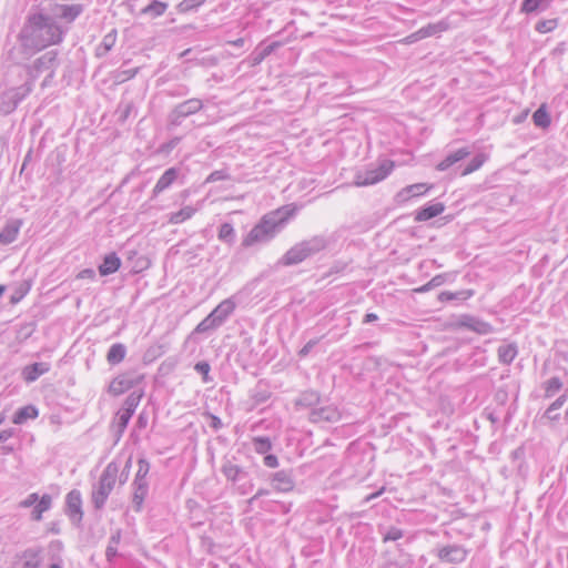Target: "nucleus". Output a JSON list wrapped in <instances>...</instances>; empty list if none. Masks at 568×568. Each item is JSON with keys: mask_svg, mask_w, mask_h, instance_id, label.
<instances>
[{"mask_svg": "<svg viewBox=\"0 0 568 568\" xmlns=\"http://www.w3.org/2000/svg\"><path fill=\"white\" fill-rule=\"evenodd\" d=\"M62 38L63 32L60 27L42 13L29 16L18 36L24 58H29L50 44L61 42Z\"/></svg>", "mask_w": 568, "mask_h": 568, "instance_id": "obj_1", "label": "nucleus"}, {"mask_svg": "<svg viewBox=\"0 0 568 568\" xmlns=\"http://www.w3.org/2000/svg\"><path fill=\"white\" fill-rule=\"evenodd\" d=\"M296 212L293 205H284L268 214H265L261 221L247 233L242 245L250 247L256 243H265L272 240L285 225V223Z\"/></svg>", "mask_w": 568, "mask_h": 568, "instance_id": "obj_2", "label": "nucleus"}, {"mask_svg": "<svg viewBox=\"0 0 568 568\" xmlns=\"http://www.w3.org/2000/svg\"><path fill=\"white\" fill-rule=\"evenodd\" d=\"M328 240L324 235H315L292 246L278 261L283 266H292L302 263L306 258L325 250Z\"/></svg>", "mask_w": 568, "mask_h": 568, "instance_id": "obj_3", "label": "nucleus"}, {"mask_svg": "<svg viewBox=\"0 0 568 568\" xmlns=\"http://www.w3.org/2000/svg\"><path fill=\"white\" fill-rule=\"evenodd\" d=\"M119 470L120 465L116 462L109 463L103 469L98 484L93 486L91 499L97 510H101L105 506L118 480Z\"/></svg>", "mask_w": 568, "mask_h": 568, "instance_id": "obj_4", "label": "nucleus"}, {"mask_svg": "<svg viewBox=\"0 0 568 568\" xmlns=\"http://www.w3.org/2000/svg\"><path fill=\"white\" fill-rule=\"evenodd\" d=\"M58 54V50H50L37 58L31 64L24 65L28 77L26 81H31L32 88L39 75L45 71L48 78H54L55 69L59 67Z\"/></svg>", "mask_w": 568, "mask_h": 568, "instance_id": "obj_5", "label": "nucleus"}, {"mask_svg": "<svg viewBox=\"0 0 568 568\" xmlns=\"http://www.w3.org/2000/svg\"><path fill=\"white\" fill-rule=\"evenodd\" d=\"M32 90L31 81H24L23 84L2 92L0 94V113L2 115L11 114Z\"/></svg>", "mask_w": 568, "mask_h": 568, "instance_id": "obj_6", "label": "nucleus"}, {"mask_svg": "<svg viewBox=\"0 0 568 568\" xmlns=\"http://www.w3.org/2000/svg\"><path fill=\"white\" fill-rule=\"evenodd\" d=\"M203 106V101L197 98H192L179 103L168 115L169 126H180L185 118L196 114Z\"/></svg>", "mask_w": 568, "mask_h": 568, "instance_id": "obj_7", "label": "nucleus"}, {"mask_svg": "<svg viewBox=\"0 0 568 568\" xmlns=\"http://www.w3.org/2000/svg\"><path fill=\"white\" fill-rule=\"evenodd\" d=\"M394 163L389 160L383 161L378 168L355 174V186L373 185L384 180L393 170Z\"/></svg>", "mask_w": 568, "mask_h": 568, "instance_id": "obj_8", "label": "nucleus"}, {"mask_svg": "<svg viewBox=\"0 0 568 568\" xmlns=\"http://www.w3.org/2000/svg\"><path fill=\"white\" fill-rule=\"evenodd\" d=\"M65 514L69 516L71 523L79 527L82 518V497L78 489H72L65 496Z\"/></svg>", "mask_w": 568, "mask_h": 568, "instance_id": "obj_9", "label": "nucleus"}, {"mask_svg": "<svg viewBox=\"0 0 568 568\" xmlns=\"http://www.w3.org/2000/svg\"><path fill=\"white\" fill-rule=\"evenodd\" d=\"M470 153L471 152L468 148H460L450 152L437 164L436 169L438 171H447L452 169L455 175H459V171L463 169V164L460 162L469 156Z\"/></svg>", "mask_w": 568, "mask_h": 568, "instance_id": "obj_10", "label": "nucleus"}, {"mask_svg": "<svg viewBox=\"0 0 568 568\" xmlns=\"http://www.w3.org/2000/svg\"><path fill=\"white\" fill-rule=\"evenodd\" d=\"M42 562V549L39 547L28 548L17 555L12 568H39Z\"/></svg>", "mask_w": 568, "mask_h": 568, "instance_id": "obj_11", "label": "nucleus"}, {"mask_svg": "<svg viewBox=\"0 0 568 568\" xmlns=\"http://www.w3.org/2000/svg\"><path fill=\"white\" fill-rule=\"evenodd\" d=\"M437 557L447 564H460L467 557V550L459 545H447L438 549Z\"/></svg>", "mask_w": 568, "mask_h": 568, "instance_id": "obj_12", "label": "nucleus"}, {"mask_svg": "<svg viewBox=\"0 0 568 568\" xmlns=\"http://www.w3.org/2000/svg\"><path fill=\"white\" fill-rule=\"evenodd\" d=\"M308 419L312 423H336L341 419V413L333 405H327L320 408H313L310 412Z\"/></svg>", "mask_w": 568, "mask_h": 568, "instance_id": "obj_13", "label": "nucleus"}, {"mask_svg": "<svg viewBox=\"0 0 568 568\" xmlns=\"http://www.w3.org/2000/svg\"><path fill=\"white\" fill-rule=\"evenodd\" d=\"M272 487L281 493H288L294 489L295 481L292 470H278L271 476Z\"/></svg>", "mask_w": 568, "mask_h": 568, "instance_id": "obj_14", "label": "nucleus"}, {"mask_svg": "<svg viewBox=\"0 0 568 568\" xmlns=\"http://www.w3.org/2000/svg\"><path fill=\"white\" fill-rule=\"evenodd\" d=\"M141 378L142 377L134 378L128 374L119 375L111 381L108 392L113 396H119L134 387Z\"/></svg>", "mask_w": 568, "mask_h": 568, "instance_id": "obj_15", "label": "nucleus"}, {"mask_svg": "<svg viewBox=\"0 0 568 568\" xmlns=\"http://www.w3.org/2000/svg\"><path fill=\"white\" fill-rule=\"evenodd\" d=\"M459 326L478 333L480 335H487L493 333L494 331L493 326L489 323L471 315L462 316L459 321Z\"/></svg>", "mask_w": 568, "mask_h": 568, "instance_id": "obj_16", "label": "nucleus"}, {"mask_svg": "<svg viewBox=\"0 0 568 568\" xmlns=\"http://www.w3.org/2000/svg\"><path fill=\"white\" fill-rule=\"evenodd\" d=\"M51 366L45 362H37L22 368L21 376L26 383L36 382L41 375L48 373Z\"/></svg>", "mask_w": 568, "mask_h": 568, "instance_id": "obj_17", "label": "nucleus"}, {"mask_svg": "<svg viewBox=\"0 0 568 568\" xmlns=\"http://www.w3.org/2000/svg\"><path fill=\"white\" fill-rule=\"evenodd\" d=\"M180 169L170 168L168 169L158 180L155 186L152 190V199H155L160 193L168 190L178 179Z\"/></svg>", "mask_w": 568, "mask_h": 568, "instance_id": "obj_18", "label": "nucleus"}, {"mask_svg": "<svg viewBox=\"0 0 568 568\" xmlns=\"http://www.w3.org/2000/svg\"><path fill=\"white\" fill-rule=\"evenodd\" d=\"M132 506L133 509L139 513L142 510L143 503L149 493L148 480H133L132 483Z\"/></svg>", "mask_w": 568, "mask_h": 568, "instance_id": "obj_19", "label": "nucleus"}, {"mask_svg": "<svg viewBox=\"0 0 568 568\" xmlns=\"http://www.w3.org/2000/svg\"><path fill=\"white\" fill-rule=\"evenodd\" d=\"M221 471L226 479L233 484L240 483L247 477V471L243 467L233 464L230 460L222 465Z\"/></svg>", "mask_w": 568, "mask_h": 568, "instance_id": "obj_20", "label": "nucleus"}, {"mask_svg": "<svg viewBox=\"0 0 568 568\" xmlns=\"http://www.w3.org/2000/svg\"><path fill=\"white\" fill-rule=\"evenodd\" d=\"M21 225H22L21 220L14 219V220L8 221L7 224L4 225V227L0 232V243L7 245V244H11L12 242H14L19 234Z\"/></svg>", "mask_w": 568, "mask_h": 568, "instance_id": "obj_21", "label": "nucleus"}, {"mask_svg": "<svg viewBox=\"0 0 568 568\" xmlns=\"http://www.w3.org/2000/svg\"><path fill=\"white\" fill-rule=\"evenodd\" d=\"M445 211V205L440 202L429 203L420 207L415 214L416 222H425L438 216Z\"/></svg>", "mask_w": 568, "mask_h": 568, "instance_id": "obj_22", "label": "nucleus"}, {"mask_svg": "<svg viewBox=\"0 0 568 568\" xmlns=\"http://www.w3.org/2000/svg\"><path fill=\"white\" fill-rule=\"evenodd\" d=\"M121 266V260L116 253L111 252L106 254L103 262L99 266V273L101 276H106L115 273Z\"/></svg>", "mask_w": 568, "mask_h": 568, "instance_id": "obj_23", "label": "nucleus"}, {"mask_svg": "<svg viewBox=\"0 0 568 568\" xmlns=\"http://www.w3.org/2000/svg\"><path fill=\"white\" fill-rule=\"evenodd\" d=\"M236 307L235 302L232 297L222 301L211 313L221 323V325L227 320V317L234 312Z\"/></svg>", "mask_w": 568, "mask_h": 568, "instance_id": "obj_24", "label": "nucleus"}, {"mask_svg": "<svg viewBox=\"0 0 568 568\" xmlns=\"http://www.w3.org/2000/svg\"><path fill=\"white\" fill-rule=\"evenodd\" d=\"M321 402V395L315 390H305L295 399L296 408H315Z\"/></svg>", "mask_w": 568, "mask_h": 568, "instance_id": "obj_25", "label": "nucleus"}, {"mask_svg": "<svg viewBox=\"0 0 568 568\" xmlns=\"http://www.w3.org/2000/svg\"><path fill=\"white\" fill-rule=\"evenodd\" d=\"M82 4H61L58 7V16L67 22L74 21L83 11Z\"/></svg>", "mask_w": 568, "mask_h": 568, "instance_id": "obj_26", "label": "nucleus"}, {"mask_svg": "<svg viewBox=\"0 0 568 568\" xmlns=\"http://www.w3.org/2000/svg\"><path fill=\"white\" fill-rule=\"evenodd\" d=\"M39 415V410L36 406L33 405H27V406H23L21 408H19L14 415H13V419L12 422L16 424V425H22L24 424L28 419H34L37 418Z\"/></svg>", "mask_w": 568, "mask_h": 568, "instance_id": "obj_27", "label": "nucleus"}, {"mask_svg": "<svg viewBox=\"0 0 568 568\" xmlns=\"http://www.w3.org/2000/svg\"><path fill=\"white\" fill-rule=\"evenodd\" d=\"M428 186L425 183H416L408 185L397 193V197L400 201H407L414 196H419L428 191Z\"/></svg>", "mask_w": 568, "mask_h": 568, "instance_id": "obj_28", "label": "nucleus"}, {"mask_svg": "<svg viewBox=\"0 0 568 568\" xmlns=\"http://www.w3.org/2000/svg\"><path fill=\"white\" fill-rule=\"evenodd\" d=\"M168 8L169 4L166 2L153 0L146 7L141 9L140 14L149 16L152 19H155L163 16Z\"/></svg>", "mask_w": 568, "mask_h": 568, "instance_id": "obj_29", "label": "nucleus"}, {"mask_svg": "<svg viewBox=\"0 0 568 568\" xmlns=\"http://www.w3.org/2000/svg\"><path fill=\"white\" fill-rule=\"evenodd\" d=\"M552 0H524L520 7V12L530 14L545 11L548 9Z\"/></svg>", "mask_w": 568, "mask_h": 568, "instance_id": "obj_30", "label": "nucleus"}, {"mask_svg": "<svg viewBox=\"0 0 568 568\" xmlns=\"http://www.w3.org/2000/svg\"><path fill=\"white\" fill-rule=\"evenodd\" d=\"M282 43L280 41H274L267 45H265L260 51H254L251 55V65L255 67L260 64L264 59H266L270 54H272L277 48H280Z\"/></svg>", "mask_w": 568, "mask_h": 568, "instance_id": "obj_31", "label": "nucleus"}, {"mask_svg": "<svg viewBox=\"0 0 568 568\" xmlns=\"http://www.w3.org/2000/svg\"><path fill=\"white\" fill-rule=\"evenodd\" d=\"M126 355V347L122 343L113 344L106 354V361L110 365H116L121 363Z\"/></svg>", "mask_w": 568, "mask_h": 568, "instance_id": "obj_32", "label": "nucleus"}, {"mask_svg": "<svg viewBox=\"0 0 568 568\" xmlns=\"http://www.w3.org/2000/svg\"><path fill=\"white\" fill-rule=\"evenodd\" d=\"M52 498L50 495L44 494L38 504L34 506L31 511V518L36 521H40L42 519V514L51 508Z\"/></svg>", "mask_w": 568, "mask_h": 568, "instance_id": "obj_33", "label": "nucleus"}, {"mask_svg": "<svg viewBox=\"0 0 568 568\" xmlns=\"http://www.w3.org/2000/svg\"><path fill=\"white\" fill-rule=\"evenodd\" d=\"M497 353L499 362L509 365L517 355V346L515 344H504L498 347Z\"/></svg>", "mask_w": 568, "mask_h": 568, "instance_id": "obj_34", "label": "nucleus"}, {"mask_svg": "<svg viewBox=\"0 0 568 568\" xmlns=\"http://www.w3.org/2000/svg\"><path fill=\"white\" fill-rule=\"evenodd\" d=\"M473 295H474L473 290H462L458 292L444 291V292L439 293L438 300L440 302L466 301L469 297H471Z\"/></svg>", "mask_w": 568, "mask_h": 568, "instance_id": "obj_35", "label": "nucleus"}, {"mask_svg": "<svg viewBox=\"0 0 568 568\" xmlns=\"http://www.w3.org/2000/svg\"><path fill=\"white\" fill-rule=\"evenodd\" d=\"M532 121L534 124L541 129H547L550 123L551 119L547 111L546 104H541L532 114Z\"/></svg>", "mask_w": 568, "mask_h": 568, "instance_id": "obj_36", "label": "nucleus"}, {"mask_svg": "<svg viewBox=\"0 0 568 568\" xmlns=\"http://www.w3.org/2000/svg\"><path fill=\"white\" fill-rule=\"evenodd\" d=\"M195 212H196V209H194L193 206L186 205V206L182 207L180 211L171 213L169 215L168 221L171 224H181L184 221L191 219L195 214Z\"/></svg>", "mask_w": 568, "mask_h": 568, "instance_id": "obj_37", "label": "nucleus"}, {"mask_svg": "<svg viewBox=\"0 0 568 568\" xmlns=\"http://www.w3.org/2000/svg\"><path fill=\"white\" fill-rule=\"evenodd\" d=\"M486 160L487 156L484 153H478L465 166L463 165V169L459 171V175L465 176L479 170Z\"/></svg>", "mask_w": 568, "mask_h": 568, "instance_id": "obj_38", "label": "nucleus"}, {"mask_svg": "<svg viewBox=\"0 0 568 568\" xmlns=\"http://www.w3.org/2000/svg\"><path fill=\"white\" fill-rule=\"evenodd\" d=\"M221 326V323L215 318V316L210 313L204 320H202L196 327L194 328L193 333L196 334H203L209 331H214Z\"/></svg>", "mask_w": 568, "mask_h": 568, "instance_id": "obj_39", "label": "nucleus"}, {"mask_svg": "<svg viewBox=\"0 0 568 568\" xmlns=\"http://www.w3.org/2000/svg\"><path fill=\"white\" fill-rule=\"evenodd\" d=\"M217 237L220 241L232 245L235 242V231L231 223H223L220 226Z\"/></svg>", "mask_w": 568, "mask_h": 568, "instance_id": "obj_40", "label": "nucleus"}, {"mask_svg": "<svg viewBox=\"0 0 568 568\" xmlns=\"http://www.w3.org/2000/svg\"><path fill=\"white\" fill-rule=\"evenodd\" d=\"M562 388V382L559 377L554 376L544 383L545 397H554Z\"/></svg>", "mask_w": 568, "mask_h": 568, "instance_id": "obj_41", "label": "nucleus"}, {"mask_svg": "<svg viewBox=\"0 0 568 568\" xmlns=\"http://www.w3.org/2000/svg\"><path fill=\"white\" fill-rule=\"evenodd\" d=\"M134 108L135 106L132 101H121L115 111V114L118 115V121L120 123H124L131 115Z\"/></svg>", "mask_w": 568, "mask_h": 568, "instance_id": "obj_42", "label": "nucleus"}, {"mask_svg": "<svg viewBox=\"0 0 568 568\" xmlns=\"http://www.w3.org/2000/svg\"><path fill=\"white\" fill-rule=\"evenodd\" d=\"M143 396V392L142 390H134L124 400L123 403V407L121 409L125 410V412H129L131 414H134L135 412V408L138 407V405L140 404V400Z\"/></svg>", "mask_w": 568, "mask_h": 568, "instance_id": "obj_43", "label": "nucleus"}, {"mask_svg": "<svg viewBox=\"0 0 568 568\" xmlns=\"http://www.w3.org/2000/svg\"><path fill=\"white\" fill-rule=\"evenodd\" d=\"M115 43V31L109 32L104 36L102 42L97 48V55L102 57L106 54Z\"/></svg>", "mask_w": 568, "mask_h": 568, "instance_id": "obj_44", "label": "nucleus"}, {"mask_svg": "<svg viewBox=\"0 0 568 568\" xmlns=\"http://www.w3.org/2000/svg\"><path fill=\"white\" fill-rule=\"evenodd\" d=\"M120 540H121V532L119 530L110 537L109 545L105 550V557L109 561H112V559L118 555L116 547H118Z\"/></svg>", "mask_w": 568, "mask_h": 568, "instance_id": "obj_45", "label": "nucleus"}, {"mask_svg": "<svg viewBox=\"0 0 568 568\" xmlns=\"http://www.w3.org/2000/svg\"><path fill=\"white\" fill-rule=\"evenodd\" d=\"M446 281V274H437L429 282L424 284L423 286L415 288L417 293H426L435 287L443 285Z\"/></svg>", "mask_w": 568, "mask_h": 568, "instance_id": "obj_46", "label": "nucleus"}, {"mask_svg": "<svg viewBox=\"0 0 568 568\" xmlns=\"http://www.w3.org/2000/svg\"><path fill=\"white\" fill-rule=\"evenodd\" d=\"M132 415L133 414H131L129 412H125L123 409H120L116 413L115 425L118 427L119 435H122V433L125 430V428H126V426H128Z\"/></svg>", "mask_w": 568, "mask_h": 568, "instance_id": "obj_47", "label": "nucleus"}, {"mask_svg": "<svg viewBox=\"0 0 568 568\" xmlns=\"http://www.w3.org/2000/svg\"><path fill=\"white\" fill-rule=\"evenodd\" d=\"M253 446L256 453L266 454L272 449V443L268 437L260 436L253 439Z\"/></svg>", "mask_w": 568, "mask_h": 568, "instance_id": "obj_48", "label": "nucleus"}, {"mask_svg": "<svg viewBox=\"0 0 568 568\" xmlns=\"http://www.w3.org/2000/svg\"><path fill=\"white\" fill-rule=\"evenodd\" d=\"M270 397H271V393H270L265 387H262L261 385H257V386L252 390V398H253V400L255 402V404H263V403H265Z\"/></svg>", "mask_w": 568, "mask_h": 568, "instance_id": "obj_49", "label": "nucleus"}, {"mask_svg": "<svg viewBox=\"0 0 568 568\" xmlns=\"http://www.w3.org/2000/svg\"><path fill=\"white\" fill-rule=\"evenodd\" d=\"M138 471L135 474L134 480H146V476L150 471V463L144 459L140 458L138 462Z\"/></svg>", "mask_w": 568, "mask_h": 568, "instance_id": "obj_50", "label": "nucleus"}, {"mask_svg": "<svg viewBox=\"0 0 568 568\" xmlns=\"http://www.w3.org/2000/svg\"><path fill=\"white\" fill-rule=\"evenodd\" d=\"M206 0H183L178 4V10L181 13L189 12L203 4Z\"/></svg>", "mask_w": 568, "mask_h": 568, "instance_id": "obj_51", "label": "nucleus"}, {"mask_svg": "<svg viewBox=\"0 0 568 568\" xmlns=\"http://www.w3.org/2000/svg\"><path fill=\"white\" fill-rule=\"evenodd\" d=\"M438 30V26L436 24H428L427 27H424L422 29H419L418 31H416L415 33L410 34L409 38H415V39H424L426 37H430L433 34H435Z\"/></svg>", "mask_w": 568, "mask_h": 568, "instance_id": "obj_52", "label": "nucleus"}, {"mask_svg": "<svg viewBox=\"0 0 568 568\" xmlns=\"http://www.w3.org/2000/svg\"><path fill=\"white\" fill-rule=\"evenodd\" d=\"M194 369L202 375L203 377V382L204 383H209L211 382V377L209 376V373L211 371V366L207 362L205 361H201V362H197L194 366Z\"/></svg>", "mask_w": 568, "mask_h": 568, "instance_id": "obj_53", "label": "nucleus"}, {"mask_svg": "<svg viewBox=\"0 0 568 568\" xmlns=\"http://www.w3.org/2000/svg\"><path fill=\"white\" fill-rule=\"evenodd\" d=\"M556 27H557V21L555 19H550V20H541V21L537 22L535 29H536V31H538L540 33H547V32L554 30Z\"/></svg>", "mask_w": 568, "mask_h": 568, "instance_id": "obj_54", "label": "nucleus"}, {"mask_svg": "<svg viewBox=\"0 0 568 568\" xmlns=\"http://www.w3.org/2000/svg\"><path fill=\"white\" fill-rule=\"evenodd\" d=\"M131 466H132V457H129L126 459L122 470L121 471L119 470V473H118V479H119L120 485H124L128 481Z\"/></svg>", "mask_w": 568, "mask_h": 568, "instance_id": "obj_55", "label": "nucleus"}, {"mask_svg": "<svg viewBox=\"0 0 568 568\" xmlns=\"http://www.w3.org/2000/svg\"><path fill=\"white\" fill-rule=\"evenodd\" d=\"M403 537V531L399 528L390 527L388 531L384 535V541H395Z\"/></svg>", "mask_w": 568, "mask_h": 568, "instance_id": "obj_56", "label": "nucleus"}, {"mask_svg": "<svg viewBox=\"0 0 568 568\" xmlns=\"http://www.w3.org/2000/svg\"><path fill=\"white\" fill-rule=\"evenodd\" d=\"M230 179L229 174L224 170L213 171L207 178L206 182H217Z\"/></svg>", "mask_w": 568, "mask_h": 568, "instance_id": "obj_57", "label": "nucleus"}, {"mask_svg": "<svg viewBox=\"0 0 568 568\" xmlns=\"http://www.w3.org/2000/svg\"><path fill=\"white\" fill-rule=\"evenodd\" d=\"M568 399V390H566L562 395H560L555 402H552L550 406V410H558L562 407V405Z\"/></svg>", "mask_w": 568, "mask_h": 568, "instance_id": "obj_58", "label": "nucleus"}, {"mask_svg": "<svg viewBox=\"0 0 568 568\" xmlns=\"http://www.w3.org/2000/svg\"><path fill=\"white\" fill-rule=\"evenodd\" d=\"M318 343V339H311L308 341L298 352L300 357L307 356L311 351L315 347V345Z\"/></svg>", "mask_w": 568, "mask_h": 568, "instance_id": "obj_59", "label": "nucleus"}, {"mask_svg": "<svg viewBox=\"0 0 568 568\" xmlns=\"http://www.w3.org/2000/svg\"><path fill=\"white\" fill-rule=\"evenodd\" d=\"M39 496L37 493H32L30 494L24 500L21 501V507H24V508H28V507H31V506H36L39 501Z\"/></svg>", "mask_w": 568, "mask_h": 568, "instance_id": "obj_60", "label": "nucleus"}, {"mask_svg": "<svg viewBox=\"0 0 568 568\" xmlns=\"http://www.w3.org/2000/svg\"><path fill=\"white\" fill-rule=\"evenodd\" d=\"M263 463L266 467L276 468L278 466V459L273 454H267L263 458Z\"/></svg>", "mask_w": 568, "mask_h": 568, "instance_id": "obj_61", "label": "nucleus"}, {"mask_svg": "<svg viewBox=\"0 0 568 568\" xmlns=\"http://www.w3.org/2000/svg\"><path fill=\"white\" fill-rule=\"evenodd\" d=\"M209 417L211 419L210 427H212L214 430H219L223 427V423L220 417L209 414Z\"/></svg>", "mask_w": 568, "mask_h": 568, "instance_id": "obj_62", "label": "nucleus"}, {"mask_svg": "<svg viewBox=\"0 0 568 568\" xmlns=\"http://www.w3.org/2000/svg\"><path fill=\"white\" fill-rule=\"evenodd\" d=\"M559 414L557 413V410H550V406H548V408L545 410L544 413V418H547L551 422H556L559 419Z\"/></svg>", "mask_w": 568, "mask_h": 568, "instance_id": "obj_63", "label": "nucleus"}, {"mask_svg": "<svg viewBox=\"0 0 568 568\" xmlns=\"http://www.w3.org/2000/svg\"><path fill=\"white\" fill-rule=\"evenodd\" d=\"M268 493L270 491L267 489H264V488L258 489L256 491V494L247 500V504L253 505L260 497L266 496V495H268Z\"/></svg>", "mask_w": 568, "mask_h": 568, "instance_id": "obj_64", "label": "nucleus"}]
</instances>
